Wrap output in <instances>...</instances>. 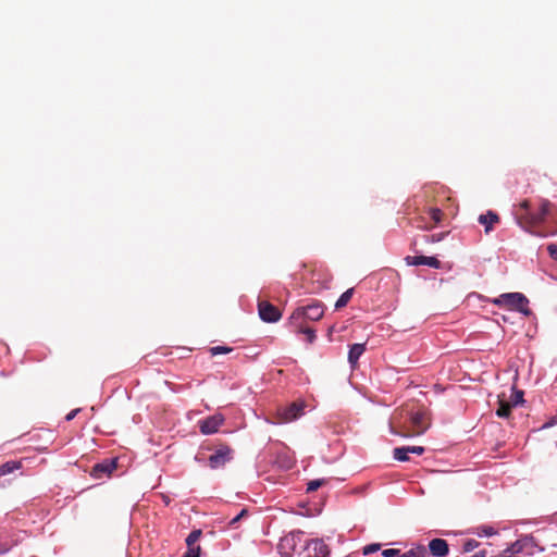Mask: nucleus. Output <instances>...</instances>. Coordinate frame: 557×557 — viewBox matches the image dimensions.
I'll list each match as a JSON object with an SVG mask.
<instances>
[{
	"label": "nucleus",
	"mask_w": 557,
	"mask_h": 557,
	"mask_svg": "<svg viewBox=\"0 0 557 557\" xmlns=\"http://www.w3.org/2000/svg\"><path fill=\"white\" fill-rule=\"evenodd\" d=\"M552 208V203L548 200H541L539 211L533 212L531 210V203L529 200L521 201L513 209V216L517 224L534 236H546L545 233L536 230L539 225H541L546 216L549 214Z\"/></svg>",
	"instance_id": "1"
},
{
	"label": "nucleus",
	"mask_w": 557,
	"mask_h": 557,
	"mask_svg": "<svg viewBox=\"0 0 557 557\" xmlns=\"http://www.w3.org/2000/svg\"><path fill=\"white\" fill-rule=\"evenodd\" d=\"M324 314V305L321 301H313L308 306L296 308L288 319L289 325H299L306 321H319Z\"/></svg>",
	"instance_id": "2"
},
{
	"label": "nucleus",
	"mask_w": 557,
	"mask_h": 557,
	"mask_svg": "<svg viewBox=\"0 0 557 557\" xmlns=\"http://www.w3.org/2000/svg\"><path fill=\"white\" fill-rule=\"evenodd\" d=\"M493 302L498 306L505 305L509 309L518 310L525 314L529 313V309H528L529 301L525 298V296L520 293L503 294L498 298H496Z\"/></svg>",
	"instance_id": "3"
},
{
	"label": "nucleus",
	"mask_w": 557,
	"mask_h": 557,
	"mask_svg": "<svg viewBox=\"0 0 557 557\" xmlns=\"http://www.w3.org/2000/svg\"><path fill=\"white\" fill-rule=\"evenodd\" d=\"M304 401H294L286 407L280 408L277 411L278 421L282 423L292 422L304 413Z\"/></svg>",
	"instance_id": "4"
},
{
	"label": "nucleus",
	"mask_w": 557,
	"mask_h": 557,
	"mask_svg": "<svg viewBox=\"0 0 557 557\" xmlns=\"http://www.w3.org/2000/svg\"><path fill=\"white\" fill-rule=\"evenodd\" d=\"M233 458V450L227 445H221L210 455L208 462L211 469H219L226 465Z\"/></svg>",
	"instance_id": "5"
},
{
	"label": "nucleus",
	"mask_w": 557,
	"mask_h": 557,
	"mask_svg": "<svg viewBox=\"0 0 557 557\" xmlns=\"http://www.w3.org/2000/svg\"><path fill=\"white\" fill-rule=\"evenodd\" d=\"M429 424L426 422V416L424 412L418 411L412 413L410 417V426L408 431L401 433L404 436H416L421 435L426 429Z\"/></svg>",
	"instance_id": "6"
},
{
	"label": "nucleus",
	"mask_w": 557,
	"mask_h": 557,
	"mask_svg": "<svg viewBox=\"0 0 557 557\" xmlns=\"http://www.w3.org/2000/svg\"><path fill=\"white\" fill-rule=\"evenodd\" d=\"M117 468V458L104 459L101 462L96 463L91 470V476L95 479H102L110 476L111 473Z\"/></svg>",
	"instance_id": "7"
},
{
	"label": "nucleus",
	"mask_w": 557,
	"mask_h": 557,
	"mask_svg": "<svg viewBox=\"0 0 557 557\" xmlns=\"http://www.w3.org/2000/svg\"><path fill=\"white\" fill-rule=\"evenodd\" d=\"M259 315L265 322H276L281 319V311L268 301H260L258 305Z\"/></svg>",
	"instance_id": "8"
},
{
	"label": "nucleus",
	"mask_w": 557,
	"mask_h": 557,
	"mask_svg": "<svg viewBox=\"0 0 557 557\" xmlns=\"http://www.w3.org/2000/svg\"><path fill=\"white\" fill-rule=\"evenodd\" d=\"M224 418L221 414H213L199 421V429L202 434H213L223 424Z\"/></svg>",
	"instance_id": "9"
},
{
	"label": "nucleus",
	"mask_w": 557,
	"mask_h": 557,
	"mask_svg": "<svg viewBox=\"0 0 557 557\" xmlns=\"http://www.w3.org/2000/svg\"><path fill=\"white\" fill-rule=\"evenodd\" d=\"M405 261L408 265H428L433 269L441 268V261L435 257L407 256Z\"/></svg>",
	"instance_id": "10"
},
{
	"label": "nucleus",
	"mask_w": 557,
	"mask_h": 557,
	"mask_svg": "<svg viewBox=\"0 0 557 557\" xmlns=\"http://www.w3.org/2000/svg\"><path fill=\"white\" fill-rule=\"evenodd\" d=\"M429 549L433 557H446L449 553L448 543L443 539H433L429 543Z\"/></svg>",
	"instance_id": "11"
},
{
	"label": "nucleus",
	"mask_w": 557,
	"mask_h": 557,
	"mask_svg": "<svg viewBox=\"0 0 557 557\" xmlns=\"http://www.w3.org/2000/svg\"><path fill=\"white\" fill-rule=\"evenodd\" d=\"M428 213L430 214V216L434 223L432 225L422 224L423 218H419V219H417V222H419L417 224L418 228L425 230V231L432 230L435 225H437L442 221V219L444 216L443 211L438 208H429Z\"/></svg>",
	"instance_id": "12"
},
{
	"label": "nucleus",
	"mask_w": 557,
	"mask_h": 557,
	"mask_svg": "<svg viewBox=\"0 0 557 557\" xmlns=\"http://www.w3.org/2000/svg\"><path fill=\"white\" fill-rule=\"evenodd\" d=\"M479 222L484 225V231L488 234L493 230L494 224L499 222V216L496 212L490 210L479 216Z\"/></svg>",
	"instance_id": "13"
},
{
	"label": "nucleus",
	"mask_w": 557,
	"mask_h": 557,
	"mask_svg": "<svg viewBox=\"0 0 557 557\" xmlns=\"http://www.w3.org/2000/svg\"><path fill=\"white\" fill-rule=\"evenodd\" d=\"M366 351V344H354L348 352V361L351 368H356L360 356Z\"/></svg>",
	"instance_id": "14"
},
{
	"label": "nucleus",
	"mask_w": 557,
	"mask_h": 557,
	"mask_svg": "<svg viewBox=\"0 0 557 557\" xmlns=\"http://www.w3.org/2000/svg\"><path fill=\"white\" fill-rule=\"evenodd\" d=\"M513 406L511 405L510 401H507L504 399V397H498V408L496 410V414L497 417L499 418H508L510 416V412H511V408Z\"/></svg>",
	"instance_id": "15"
},
{
	"label": "nucleus",
	"mask_w": 557,
	"mask_h": 557,
	"mask_svg": "<svg viewBox=\"0 0 557 557\" xmlns=\"http://www.w3.org/2000/svg\"><path fill=\"white\" fill-rule=\"evenodd\" d=\"M293 330L297 333H302L306 335L308 343H313L315 339V332L312 327L306 325V323H299V325H290Z\"/></svg>",
	"instance_id": "16"
},
{
	"label": "nucleus",
	"mask_w": 557,
	"mask_h": 557,
	"mask_svg": "<svg viewBox=\"0 0 557 557\" xmlns=\"http://www.w3.org/2000/svg\"><path fill=\"white\" fill-rule=\"evenodd\" d=\"M315 557H326L330 554L327 545L322 540H315L312 542Z\"/></svg>",
	"instance_id": "17"
},
{
	"label": "nucleus",
	"mask_w": 557,
	"mask_h": 557,
	"mask_svg": "<svg viewBox=\"0 0 557 557\" xmlns=\"http://www.w3.org/2000/svg\"><path fill=\"white\" fill-rule=\"evenodd\" d=\"M354 295V288H349L347 289L346 292H344L339 298L337 299V301L335 302V308L336 309H341V308H344L351 299Z\"/></svg>",
	"instance_id": "18"
},
{
	"label": "nucleus",
	"mask_w": 557,
	"mask_h": 557,
	"mask_svg": "<svg viewBox=\"0 0 557 557\" xmlns=\"http://www.w3.org/2000/svg\"><path fill=\"white\" fill-rule=\"evenodd\" d=\"M21 468L20 461H8L0 466V475H7Z\"/></svg>",
	"instance_id": "19"
},
{
	"label": "nucleus",
	"mask_w": 557,
	"mask_h": 557,
	"mask_svg": "<svg viewBox=\"0 0 557 557\" xmlns=\"http://www.w3.org/2000/svg\"><path fill=\"white\" fill-rule=\"evenodd\" d=\"M425 554H426L425 547L420 545V546L409 549L408 552L404 553L399 557H424Z\"/></svg>",
	"instance_id": "20"
},
{
	"label": "nucleus",
	"mask_w": 557,
	"mask_h": 557,
	"mask_svg": "<svg viewBox=\"0 0 557 557\" xmlns=\"http://www.w3.org/2000/svg\"><path fill=\"white\" fill-rule=\"evenodd\" d=\"M408 455H409L408 454V449L405 448L404 446L403 447H396L393 450V456L398 461H408L409 460V456Z\"/></svg>",
	"instance_id": "21"
},
{
	"label": "nucleus",
	"mask_w": 557,
	"mask_h": 557,
	"mask_svg": "<svg viewBox=\"0 0 557 557\" xmlns=\"http://www.w3.org/2000/svg\"><path fill=\"white\" fill-rule=\"evenodd\" d=\"M448 234V232L445 233H438V234H432V235H423V239L426 244H434L438 243Z\"/></svg>",
	"instance_id": "22"
},
{
	"label": "nucleus",
	"mask_w": 557,
	"mask_h": 557,
	"mask_svg": "<svg viewBox=\"0 0 557 557\" xmlns=\"http://www.w3.org/2000/svg\"><path fill=\"white\" fill-rule=\"evenodd\" d=\"M326 480L325 479H318V480H312L310 482H308L307 484V492H315L319 487L323 486L324 484H326Z\"/></svg>",
	"instance_id": "23"
},
{
	"label": "nucleus",
	"mask_w": 557,
	"mask_h": 557,
	"mask_svg": "<svg viewBox=\"0 0 557 557\" xmlns=\"http://www.w3.org/2000/svg\"><path fill=\"white\" fill-rule=\"evenodd\" d=\"M497 532L493 527L490 525H482L476 529V534L479 536H492L495 535Z\"/></svg>",
	"instance_id": "24"
},
{
	"label": "nucleus",
	"mask_w": 557,
	"mask_h": 557,
	"mask_svg": "<svg viewBox=\"0 0 557 557\" xmlns=\"http://www.w3.org/2000/svg\"><path fill=\"white\" fill-rule=\"evenodd\" d=\"M201 530H194L189 533L186 539V544L188 547H195L194 544L200 539Z\"/></svg>",
	"instance_id": "25"
},
{
	"label": "nucleus",
	"mask_w": 557,
	"mask_h": 557,
	"mask_svg": "<svg viewBox=\"0 0 557 557\" xmlns=\"http://www.w3.org/2000/svg\"><path fill=\"white\" fill-rule=\"evenodd\" d=\"M511 405L516 407L519 404L523 403V392L513 389L512 395L510 397Z\"/></svg>",
	"instance_id": "26"
},
{
	"label": "nucleus",
	"mask_w": 557,
	"mask_h": 557,
	"mask_svg": "<svg viewBox=\"0 0 557 557\" xmlns=\"http://www.w3.org/2000/svg\"><path fill=\"white\" fill-rule=\"evenodd\" d=\"M233 350L232 347H226V346H214V347H211L210 348V354L212 356H216V355H220V354H228Z\"/></svg>",
	"instance_id": "27"
},
{
	"label": "nucleus",
	"mask_w": 557,
	"mask_h": 557,
	"mask_svg": "<svg viewBox=\"0 0 557 557\" xmlns=\"http://www.w3.org/2000/svg\"><path fill=\"white\" fill-rule=\"evenodd\" d=\"M480 543L473 539H469L463 543V552L470 553L479 547Z\"/></svg>",
	"instance_id": "28"
},
{
	"label": "nucleus",
	"mask_w": 557,
	"mask_h": 557,
	"mask_svg": "<svg viewBox=\"0 0 557 557\" xmlns=\"http://www.w3.org/2000/svg\"><path fill=\"white\" fill-rule=\"evenodd\" d=\"M380 548H381V544H379V543H372V544L366 545V546L362 548V554H363V555H371V554H374V553H376L377 550H380Z\"/></svg>",
	"instance_id": "29"
},
{
	"label": "nucleus",
	"mask_w": 557,
	"mask_h": 557,
	"mask_svg": "<svg viewBox=\"0 0 557 557\" xmlns=\"http://www.w3.org/2000/svg\"><path fill=\"white\" fill-rule=\"evenodd\" d=\"M200 546L188 547L187 552L182 557H200Z\"/></svg>",
	"instance_id": "30"
},
{
	"label": "nucleus",
	"mask_w": 557,
	"mask_h": 557,
	"mask_svg": "<svg viewBox=\"0 0 557 557\" xmlns=\"http://www.w3.org/2000/svg\"><path fill=\"white\" fill-rule=\"evenodd\" d=\"M383 557H399L400 550L395 548H387L382 552Z\"/></svg>",
	"instance_id": "31"
},
{
	"label": "nucleus",
	"mask_w": 557,
	"mask_h": 557,
	"mask_svg": "<svg viewBox=\"0 0 557 557\" xmlns=\"http://www.w3.org/2000/svg\"><path fill=\"white\" fill-rule=\"evenodd\" d=\"M405 448L408 449V454H416V455H422L424 453V447L423 446H404Z\"/></svg>",
	"instance_id": "32"
},
{
	"label": "nucleus",
	"mask_w": 557,
	"mask_h": 557,
	"mask_svg": "<svg viewBox=\"0 0 557 557\" xmlns=\"http://www.w3.org/2000/svg\"><path fill=\"white\" fill-rule=\"evenodd\" d=\"M547 250H548L549 256L553 259L557 260V245L556 244L548 245Z\"/></svg>",
	"instance_id": "33"
},
{
	"label": "nucleus",
	"mask_w": 557,
	"mask_h": 557,
	"mask_svg": "<svg viewBox=\"0 0 557 557\" xmlns=\"http://www.w3.org/2000/svg\"><path fill=\"white\" fill-rule=\"evenodd\" d=\"M247 515V510L246 509H243L235 518H233L230 522V524H235L237 523L244 516Z\"/></svg>",
	"instance_id": "34"
},
{
	"label": "nucleus",
	"mask_w": 557,
	"mask_h": 557,
	"mask_svg": "<svg viewBox=\"0 0 557 557\" xmlns=\"http://www.w3.org/2000/svg\"><path fill=\"white\" fill-rule=\"evenodd\" d=\"M79 411H81V409H79V408L73 409L72 411H70V412L66 414L65 420H66V421H71V420H73Z\"/></svg>",
	"instance_id": "35"
},
{
	"label": "nucleus",
	"mask_w": 557,
	"mask_h": 557,
	"mask_svg": "<svg viewBox=\"0 0 557 557\" xmlns=\"http://www.w3.org/2000/svg\"><path fill=\"white\" fill-rule=\"evenodd\" d=\"M473 557H486V552L485 550H480L475 555H473Z\"/></svg>",
	"instance_id": "36"
},
{
	"label": "nucleus",
	"mask_w": 557,
	"mask_h": 557,
	"mask_svg": "<svg viewBox=\"0 0 557 557\" xmlns=\"http://www.w3.org/2000/svg\"><path fill=\"white\" fill-rule=\"evenodd\" d=\"M8 552V548H4L3 546H0V554H4Z\"/></svg>",
	"instance_id": "37"
}]
</instances>
